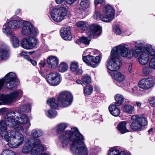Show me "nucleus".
<instances>
[{"label":"nucleus","instance_id":"f257e3e1","mask_svg":"<svg viewBox=\"0 0 155 155\" xmlns=\"http://www.w3.org/2000/svg\"><path fill=\"white\" fill-rule=\"evenodd\" d=\"M67 126L65 123L60 124L57 126L58 129L57 131L58 134H60L59 138L61 140L63 147H66L69 140L72 142L70 149L74 155H88L87 148L84 143L83 136L75 127L64 132Z\"/></svg>","mask_w":155,"mask_h":155},{"label":"nucleus","instance_id":"f03ea898","mask_svg":"<svg viewBox=\"0 0 155 155\" xmlns=\"http://www.w3.org/2000/svg\"><path fill=\"white\" fill-rule=\"evenodd\" d=\"M128 45L121 44L114 48L111 51L110 57L107 60L106 66L108 69L113 71L118 70L122 64V59L119 54L123 57L131 58L135 55L134 53L131 50L128 52Z\"/></svg>","mask_w":155,"mask_h":155},{"label":"nucleus","instance_id":"7ed1b4c3","mask_svg":"<svg viewBox=\"0 0 155 155\" xmlns=\"http://www.w3.org/2000/svg\"><path fill=\"white\" fill-rule=\"evenodd\" d=\"M5 120L8 127L18 131H24L23 127L18 124L22 125L27 124L28 128L30 125L28 116L16 110L8 113L5 117Z\"/></svg>","mask_w":155,"mask_h":155},{"label":"nucleus","instance_id":"20e7f679","mask_svg":"<svg viewBox=\"0 0 155 155\" xmlns=\"http://www.w3.org/2000/svg\"><path fill=\"white\" fill-rule=\"evenodd\" d=\"M46 149V147L41 144V140L39 139L34 140L30 139L25 143L21 152L24 154H28L30 153V155H40Z\"/></svg>","mask_w":155,"mask_h":155},{"label":"nucleus","instance_id":"39448f33","mask_svg":"<svg viewBox=\"0 0 155 155\" xmlns=\"http://www.w3.org/2000/svg\"><path fill=\"white\" fill-rule=\"evenodd\" d=\"M4 83V79L0 80V90L2 88ZM23 92L21 90H17L8 95L0 93V105L10 104L16 100L19 99L22 96Z\"/></svg>","mask_w":155,"mask_h":155},{"label":"nucleus","instance_id":"423d86ee","mask_svg":"<svg viewBox=\"0 0 155 155\" xmlns=\"http://www.w3.org/2000/svg\"><path fill=\"white\" fill-rule=\"evenodd\" d=\"M134 47H132L129 49V47L128 46V53L131 50H132L134 53V55H133L131 58H128V59H131L133 57L137 58L138 57L140 54L139 57L138 58V60L140 63L142 65H145V43L144 42H135L134 44Z\"/></svg>","mask_w":155,"mask_h":155},{"label":"nucleus","instance_id":"0eeeda50","mask_svg":"<svg viewBox=\"0 0 155 155\" xmlns=\"http://www.w3.org/2000/svg\"><path fill=\"white\" fill-rule=\"evenodd\" d=\"M17 131L13 130L9 135L8 140H5L8 142V146L12 148H17L23 143V135Z\"/></svg>","mask_w":155,"mask_h":155},{"label":"nucleus","instance_id":"6e6552de","mask_svg":"<svg viewBox=\"0 0 155 155\" xmlns=\"http://www.w3.org/2000/svg\"><path fill=\"white\" fill-rule=\"evenodd\" d=\"M67 13V10L64 8H54L50 12V18L55 21L60 22L63 20Z\"/></svg>","mask_w":155,"mask_h":155},{"label":"nucleus","instance_id":"1a4fd4ad","mask_svg":"<svg viewBox=\"0 0 155 155\" xmlns=\"http://www.w3.org/2000/svg\"><path fill=\"white\" fill-rule=\"evenodd\" d=\"M131 120L132 121L130 127L134 131L141 130L143 127L145 125V118L144 117H139L137 115H135L131 117Z\"/></svg>","mask_w":155,"mask_h":155},{"label":"nucleus","instance_id":"9d476101","mask_svg":"<svg viewBox=\"0 0 155 155\" xmlns=\"http://www.w3.org/2000/svg\"><path fill=\"white\" fill-rule=\"evenodd\" d=\"M115 10L111 5H107L104 6L103 9L104 16L101 17V19L103 21L109 22L114 18Z\"/></svg>","mask_w":155,"mask_h":155},{"label":"nucleus","instance_id":"9b49d317","mask_svg":"<svg viewBox=\"0 0 155 155\" xmlns=\"http://www.w3.org/2000/svg\"><path fill=\"white\" fill-rule=\"evenodd\" d=\"M59 103L64 107H68L71 104L73 100V96L70 92L63 91L59 94L58 98Z\"/></svg>","mask_w":155,"mask_h":155},{"label":"nucleus","instance_id":"f8f14e48","mask_svg":"<svg viewBox=\"0 0 155 155\" xmlns=\"http://www.w3.org/2000/svg\"><path fill=\"white\" fill-rule=\"evenodd\" d=\"M21 33L23 36H27L29 35L35 36L38 34V29L33 26L30 22L25 21L23 23Z\"/></svg>","mask_w":155,"mask_h":155},{"label":"nucleus","instance_id":"ddd939ff","mask_svg":"<svg viewBox=\"0 0 155 155\" xmlns=\"http://www.w3.org/2000/svg\"><path fill=\"white\" fill-rule=\"evenodd\" d=\"M38 45L37 39L34 37H27L22 40L21 46L26 49H31L36 48Z\"/></svg>","mask_w":155,"mask_h":155},{"label":"nucleus","instance_id":"4468645a","mask_svg":"<svg viewBox=\"0 0 155 155\" xmlns=\"http://www.w3.org/2000/svg\"><path fill=\"white\" fill-rule=\"evenodd\" d=\"M46 80L50 85H57L61 81V75L57 72H51L46 75Z\"/></svg>","mask_w":155,"mask_h":155},{"label":"nucleus","instance_id":"2eb2a0df","mask_svg":"<svg viewBox=\"0 0 155 155\" xmlns=\"http://www.w3.org/2000/svg\"><path fill=\"white\" fill-rule=\"evenodd\" d=\"M18 80L16 74L13 72H10L5 76L6 86L8 88H13L16 85L15 82Z\"/></svg>","mask_w":155,"mask_h":155},{"label":"nucleus","instance_id":"dca6fc26","mask_svg":"<svg viewBox=\"0 0 155 155\" xmlns=\"http://www.w3.org/2000/svg\"><path fill=\"white\" fill-rule=\"evenodd\" d=\"M101 33V27L97 25L92 24L90 25L87 34L90 38L97 37Z\"/></svg>","mask_w":155,"mask_h":155},{"label":"nucleus","instance_id":"f3484780","mask_svg":"<svg viewBox=\"0 0 155 155\" xmlns=\"http://www.w3.org/2000/svg\"><path fill=\"white\" fill-rule=\"evenodd\" d=\"M7 127L4 120L0 121V134L2 138L5 140H7L10 134L13 130L7 131Z\"/></svg>","mask_w":155,"mask_h":155},{"label":"nucleus","instance_id":"a211bd4d","mask_svg":"<svg viewBox=\"0 0 155 155\" xmlns=\"http://www.w3.org/2000/svg\"><path fill=\"white\" fill-rule=\"evenodd\" d=\"M10 55L8 47L5 45H3L0 47V58L2 60L8 58Z\"/></svg>","mask_w":155,"mask_h":155},{"label":"nucleus","instance_id":"6ab92c4d","mask_svg":"<svg viewBox=\"0 0 155 155\" xmlns=\"http://www.w3.org/2000/svg\"><path fill=\"white\" fill-rule=\"evenodd\" d=\"M61 35L62 38L66 40H70L72 38L70 27L64 28L61 30Z\"/></svg>","mask_w":155,"mask_h":155},{"label":"nucleus","instance_id":"aec40b11","mask_svg":"<svg viewBox=\"0 0 155 155\" xmlns=\"http://www.w3.org/2000/svg\"><path fill=\"white\" fill-rule=\"evenodd\" d=\"M114 78L117 81V84L119 86H122L125 80L124 75L119 72H116L114 74Z\"/></svg>","mask_w":155,"mask_h":155},{"label":"nucleus","instance_id":"412c9836","mask_svg":"<svg viewBox=\"0 0 155 155\" xmlns=\"http://www.w3.org/2000/svg\"><path fill=\"white\" fill-rule=\"evenodd\" d=\"M101 61V58L100 56H97L94 57L91 56L90 59L87 60L86 63L89 66L95 68L100 63Z\"/></svg>","mask_w":155,"mask_h":155},{"label":"nucleus","instance_id":"4be33fe9","mask_svg":"<svg viewBox=\"0 0 155 155\" xmlns=\"http://www.w3.org/2000/svg\"><path fill=\"white\" fill-rule=\"evenodd\" d=\"M70 69L71 71L76 75H80L82 74L83 70L79 68V65L78 62L73 61L71 62Z\"/></svg>","mask_w":155,"mask_h":155},{"label":"nucleus","instance_id":"5701e85b","mask_svg":"<svg viewBox=\"0 0 155 155\" xmlns=\"http://www.w3.org/2000/svg\"><path fill=\"white\" fill-rule=\"evenodd\" d=\"M131 102H130L129 104H125L122 106L121 108L123 111L129 114L133 113L134 111V108Z\"/></svg>","mask_w":155,"mask_h":155},{"label":"nucleus","instance_id":"b1692460","mask_svg":"<svg viewBox=\"0 0 155 155\" xmlns=\"http://www.w3.org/2000/svg\"><path fill=\"white\" fill-rule=\"evenodd\" d=\"M108 155H131L129 152L125 153L124 151L120 152L116 147L110 148L108 151Z\"/></svg>","mask_w":155,"mask_h":155},{"label":"nucleus","instance_id":"393cba45","mask_svg":"<svg viewBox=\"0 0 155 155\" xmlns=\"http://www.w3.org/2000/svg\"><path fill=\"white\" fill-rule=\"evenodd\" d=\"M8 23L10 28L16 29L19 28L21 27L23 23V21L20 19L18 20L12 21Z\"/></svg>","mask_w":155,"mask_h":155},{"label":"nucleus","instance_id":"a878e982","mask_svg":"<svg viewBox=\"0 0 155 155\" xmlns=\"http://www.w3.org/2000/svg\"><path fill=\"white\" fill-rule=\"evenodd\" d=\"M47 62L49 67L54 69L58 64V59L54 56H50L47 59Z\"/></svg>","mask_w":155,"mask_h":155},{"label":"nucleus","instance_id":"bb28decb","mask_svg":"<svg viewBox=\"0 0 155 155\" xmlns=\"http://www.w3.org/2000/svg\"><path fill=\"white\" fill-rule=\"evenodd\" d=\"M115 104H111L109 107V110L110 113L114 116H118L120 113V110L117 107Z\"/></svg>","mask_w":155,"mask_h":155},{"label":"nucleus","instance_id":"cd10ccee","mask_svg":"<svg viewBox=\"0 0 155 155\" xmlns=\"http://www.w3.org/2000/svg\"><path fill=\"white\" fill-rule=\"evenodd\" d=\"M127 123L126 121H123L120 122L117 127L118 131L122 134H124L128 132L126 127Z\"/></svg>","mask_w":155,"mask_h":155},{"label":"nucleus","instance_id":"c85d7f7f","mask_svg":"<svg viewBox=\"0 0 155 155\" xmlns=\"http://www.w3.org/2000/svg\"><path fill=\"white\" fill-rule=\"evenodd\" d=\"M31 105L30 104H20L18 110L20 112H29L31 110Z\"/></svg>","mask_w":155,"mask_h":155},{"label":"nucleus","instance_id":"c756f323","mask_svg":"<svg viewBox=\"0 0 155 155\" xmlns=\"http://www.w3.org/2000/svg\"><path fill=\"white\" fill-rule=\"evenodd\" d=\"M154 77L149 76L146 77V88H150L154 85Z\"/></svg>","mask_w":155,"mask_h":155},{"label":"nucleus","instance_id":"7c9ffc66","mask_svg":"<svg viewBox=\"0 0 155 155\" xmlns=\"http://www.w3.org/2000/svg\"><path fill=\"white\" fill-rule=\"evenodd\" d=\"M11 29V28H10V27L9 26L8 23L3 25L2 28V32L7 35L10 36L11 35L12 32Z\"/></svg>","mask_w":155,"mask_h":155},{"label":"nucleus","instance_id":"2f4dec72","mask_svg":"<svg viewBox=\"0 0 155 155\" xmlns=\"http://www.w3.org/2000/svg\"><path fill=\"white\" fill-rule=\"evenodd\" d=\"M124 98L123 96L119 94H117L115 96L116 102L115 104L117 106H120L123 103Z\"/></svg>","mask_w":155,"mask_h":155},{"label":"nucleus","instance_id":"473e14b6","mask_svg":"<svg viewBox=\"0 0 155 155\" xmlns=\"http://www.w3.org/2000/svg\"><path fill=\"white\" fill-rule=\"evenodd\" d=\"M90 48L87 49L84 52L83 54V60L85 63L87 60L90 59Z\"/></svg>","mask_w":155,"mask_h":155},{"label":"nucleus","instance_id":"72a5a7b5","mask_svg":"<svg viewBox=\"0 0 155 155\" xmlns=\"http://www.w3.org/2000/svg\"><path fill=\"white\" fill-rule=\"evenodd\" d=\"M89 2L88 1H82L80 3V5L82 8L81 10V12L83 13L85 9H87L89 6Z\"/></svg>","mask_w":155,"mask_h":155},{"label":"nucleus","instance_id":"f704fd0d","mask_svg":"<svg viewBox=\"0 0 155 155\" xmlns=\"http://www.w3.org/2000/svg\"><path fill=\"white\" fill-rule=\"evenodd\" d=\"M76 25L79 29L83 31L85 30L88 26V24L83 21H80Z\"/></svg>","mask_w":155,"mask_h":155},{"label":"nucleus","instance_id":"c9c22d12","mask_svg":"<svg viewBox=\"0 0 155 155\" xmlns=\"http://www.w3.org/2000/svg\"><path fill=\"white\" fill-rule=\"evenodd\" d=\"M47 103L51 108L56 109L58 107V104L55 102V100L53 98H51L47 101Z\"/></svg>","mask_w":155,"mask_h":155},{"label":"nucleus","instance_id":"e433bc0d","mask_svg":"<svg viewBox=\"0 0 155 155\" xmlns=\"http://www.w3.org/2000/svg\"><path fill=\"white\" fill-rule=\"evenodd\" d=\"M10 39L14 48H17L19 46V41L18 38L15 36L11 35Z\"/></svg>","mask_w":155,"mask_h":155},{"label":"nucleus","instance_id":"4c0bfd02","mask_svg":"<svg viewBox=\"0 0 155 155\" xmlns=\"http://www.w3.org/2000/svg\"><path fill=\"white\" fill-rule=\"evenodd\" d=\"M90 40L88 39L87 38L84 37H82L80 38L77 41H76V43L80 44L82 43L86 45H88L89 44Z\"/></svg>","mask_w":155,"mask_h":155},{"label":"nucleus","instance_id":"58836bf2","mask_svg":"<svg viewBox=\"0 0 155 155\" xmlns=\"http://www.w3.org/2000/svg\"><path fill=\"white\" fill-rule=\"evenodd\" d=\"M46 116L50 118L54 117L57 115V113L56 111L50 110L45 111Z\"/></svg>","mask_w":155,"mask_h":155},{"label":"nucleus","instance_id":"ea45409f","mask_svg":"<svg viewBox=\"0 0 155 155\" xmlns=\"http://www.w3.org/2000/svg\"><path fill=\"white\" fill-rule=\"evenodd\" d=\"M68 65L65 62H62L61 63L58 67V70L59 71L63 72L66 71L68 69Z\"/></svg>","mask_w":155,"mask_h":155},{"label":"nucleus","instance_id":"a19ab883","mask_svg":"<svg viewBox=\"0 0 155 155\" xmlns=\"http://www.w3.org/2000/svg\"><path fill=\"white\" fill-rule=\"evenodd\" d=\"M84 84H88L91 82V77L88 74H85L81 78Z\"/></svg>","mask_w":155,"mask_h":155},{"label":"nucleus","instance_id":"79ce46f5","mask_svg":"<svg viewBox=\"0 0 155 155\" xmlns=\"http://www.w3.org/2000/svg\"><path fill=\"white\" fill-rule=\"evenodd\" d=\"M42 134V132L40 130L36 129H33L31 132V135L33 137H40Z\"/></svg>","mask_w":155,"mask_h":155},{"label":"nucleus","instance_id":"37998d69","mask_svg":"<svg viewBox=\"0 0 155 155\" xmlns=\"http://www.w3.org/2000/svg\"><path fill=\"white\" fill-rule=\"evenodd\" d=\"M93 91L92 87L91 85H87L86 86L84 89V93L86 95L91 94Z\"/></svg>","mask_w":155,"mask_h":155},{"label":"nucleus","instance_id":"c03bdc74","mask_svg":"<svg viewBox=\"0 0 155 155\" xmlns=\"http://www.w3.org/2000/svg\"><path fill=\"white\" fill-rule=\"evenodd\" d=\"M149 66L150 68L155 69V58H150L149 62Z\"/></svg>","mask_w":155,"mask_h":155},{"label":"nucleus","instance_id":"a18cd8bd","mask_svg":"<svg viewBox=\"0 0 155 155\" xmlns=\"http://www.w3.org/2000/svg\"><path fill=\"white\" fill-rule=\"evenodd\" d=\"M138 86L143 89L145 88V79L143 78L140 80L138 83Z\"/></svg>","mask_w":155,"mask_h":155},{"label":"nucleus","instance_id":"49530a36","mask_svg":"<svg viewBox=\"0 0 155 155\" xmlns=\"http://www.w3.org/2000/svg\"><path fill=\"white\" fill-rule=\"evenodd\" d=\"M15 153L11 150H4L1 155H15Z\"/></svg>","mask_w":155,"mask_h":155},{"label":"nucleus","instance_id":"de8ad7c7","mask_svg":"<svg viewBox=\"0 0 155 155\" xmlns=\"http://www.w3.org/2000/svg\"><path fill=\"white\" fill-rule=\"evenodd\" d=\"M148 101L150 105L155 107V97H150Z\"/></svg>","mask_w":155,"mask_h":155},{"label":"nucleus","instance_id":"09e8293b","mask_svg":"<svg viewBox=\"0 0 155 155\" xmlns=\"http://www.w3.org/2000/svg\"><path fill=\"white\" fill-rule=\"evenodd\" d=\"M114 31L115 33L117 35L121 34V31L117 26H115L114 28Z\"/></svg>","mask_w":155,"mask_h":155},{"label":"nucleus","instance_id":"8fccbe9b","mask_svg":"<svg viewBox=\"0 0 155 155\" xmlns=\"http://www.w3.org/2000/svg\"><path fill=\"white\" fill-rule=\"evenodd\" d=\"M48 70L47 69H41L39 71V72L43 77H45L47 73L48 72Z\"/></svg>","mask_w":155,"mask_h":155},{"label":"nucleus","instance_id":"3c124183","mask_svg":"<svg viewBox=\"0 0 155 155\" xmlns=\"http://www.w3.org/2000/svg\"><path fill=\"white\" fill-rule=\"evenodd\" d=\"M94 18L96 19H98V18H101V14L100 12L98 11H95V13L94 15H93Z\"/></svg>","mask_w":155,"mask_h":155},{"label":"nucleus","instance_id":"603ef678","mask_svg":"<svg viewBox=\"0 0 155 155\" xmlns=\"http://www.w3.org/2000/svg\"><path fill=\"white\" fill-rule=\"evenodd\" d=\"M98 52L97 50L90 48V56L95 55L97 54Z\"/></svg>","mask_w":155,"mask_h":155},{"label":"nucleus","instance_id":"864d4df0","mask_svg":"<svg viewBox=\"0 0 155 155\" xmlns=\"http://www.w3.org/2000/svg\"><path fill=\"white\" fill-rule=\"evenodd\" d=\"M27 59L28 60L32 63L33 65L34 66H35L37 65V62L35 60H32L29 57H27Z\"/></svg>","mask_w":155,"mask_h":155},{"label":"nucleus","instance_id":"5fc2aeb1","mask_svg":"<svg viewBox=\"0 0 155 155\" xmlns=\"http://www.w3.org/2000/svg\"><path fill=\"white\" fill-rule=\"evenodd\" d=\"M153 49L151 45L149 44L146 45V51H147L149 53Z\"/></svg>","mask_w":155,"mask_h":155},{"label":"nucleus","instance_id":"6e6d98bb","mask_svg":"<svg viewBox=\"0 0 155 155\" xmlns=\"http://www.w3.org/2000/svg\"><path fill=\"white\" fill-rule=\"evenodd\" d=\"M104 3L105 2L103 1H94V4L95 6H97L99 4L101 5Z\"/></svg>","mask_w":155,"mask_h":155},{"label":"nucleus","instance_id":"4d7b16f0","mask_svg":"<svg viewBox=\"0 0 155 155\" xmlns=\"http://www.w3.org/2000/svg\"><path fill=\"white\" fill-rule=\"evenodd\" d=\"M40 68V69H43L45 65V63L42 61H41L39 64Z\"/></svg>","mask_w":155,"mask_h":155},{"label":"nucleus","instance_id":"13d9d810","mask_svg":"<svg viewBox=\"0 0 155 155\" xmlns=\"http://www.w3.org/2000/svg\"><path fill=\"white\" fill-rule=\"evenodd\" d=\"M149 53L151 56L155 57V49L153 48Z\"/></svg>","mask_w":155,"mask_h":155},{"label":"nucleus","instance_id":"bf43d9fd","mask_svg":"<svg viewBox=\"0 0 155 155\" xmlns=\"http://www.w3.org/2000/svg\"><path fill=\"white\" fill-rule=\"evenodd\" d=\"M155 132V130L153 128H150L148 131V133L149 134H152Z\"/></svg>","mask_w":155,"mask_h":155},{"label":"nucleus","instance_id":"052dcab7","mask_svg":"<svg viewBox=\"0 0 155 155\" xmlns=\"http://www.w3.org/2000/svg\"><path fill=\"white\" fill-rule=\"evenodd\" d=\"M75 1H64V3L66 2L67 4L68 5H71L73 3H75Z\"/></svg>","mask_w":155,"mask_h":155},{"label":"nucleus","instance_id":"680f3d73","mask_svg":"<svg viewBox=\"0 0 155 155\" xmlns=\"http://www.w3.org/2000/svg\"><path fill=\"white\" fill-rule=\"evenodd\" d=\"M132 63H130L129 64L128 70L129 73H131L132 72Z\"/></svg>","mask_w":155,"mask_h":155},{"label":"nucleus","instance_id":"e2e57ef3","mask_svg":"<svg viewBox=\"0 0 155 155\" xmlns=\"http://www.w3.org/2000/svg\"><path fill=\"white\" fill-rule=\"evenodd\" d=\"M76 82L78 84H84L83 83V81L81 79V80H77Z\"/></svg>","mask_w":155,"mask_h":155},{"label":"nucleus","instance_id":"0e129e2a","mask_svg":"<svg viewBox=\"0 0 155 155\" xmlns=\"http://www.w3.org/2000/svg\"><path fill=\"white\" fill-rule=\"evenodd\" d=\"M65 1H55V2L58 4H62Z\"/></svg>","mask_w":155,"mask_h":155},{"label":"nucleus","instance_id":"69168bd1","mask_svg":"<svg viewBox=\"0 0 155 155\" xmlns=\"http://www.w3.org/2000/svg\"><path fill=\"white\" fill-rule=\"evenodd\" d=\"M21 13V10L20 9H17L15 11V14L16 15H19Z\"/></svg>","mask_w":155,"mask_h":155},{"label":"nucleus","instance_id":"338daca9","mask_svg":"<svg viewBox=\"0 0 155 155\" xmlns=\"http://www.w3.org/2000/svg\"><path fill=\"white\" fill-rule=\"evenodd\" d=\"M136 104L138 107H140L141 105V103H140L138 101H136Z\"/></svg>","mask_w":155,"mask_h":155},{"label":"nucleus","instance_id":"774afa93","mask_svg":"<svg viewBox=\"0 0 155 155\" xmlns=\"http://www.w3.org/2000/svg\"><path fill=\"white\" fill-rule=\"evenodd\" d=\"M41 155H50L49 153H45L41 154Z\"/></svg>","mask_w":155,"mask_h":155}]
</instances>
